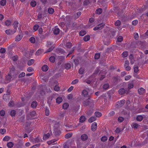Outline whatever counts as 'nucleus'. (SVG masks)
I'll return each instance as SVG.
<instances>
[{"instance_id": "1", "label": "nucleus", "mask_w": 148, "mask_h": 148, "mask_svg": "<svg viewBox=\"0 0 148 148\" xmlns=\"http://www.w3.org/2000/svg\"><path fill=\"white\" fill-rule=\"evenodd\" d=\"M15 69L13 67L10 69L8 74L5 76V79L7 82H9L17 77V74L15 72Z\"/></svg>"}, {"instance_id": "2", "label": "nucleus", "mask_w": 148, "mask_h": 148, "mask_svg": "<svg viewBox=\"0 0 148 148\" xmlns=\"http://www.w3.org/2000/svg\"><path fill=\"white\" fill-rule=\"evenodd\" d=\"M94 101L91 100L90 98L84 101L82 103L83 105L85 107H86L88 106L90 107H92L94 106Z\"/></svg>"}, {"instance_id": "3", "label": "nucleus", "mask_w": 148, "mask_h": 148, "mask_svg": "<svg viewBox=\"0 0 148 148\" xmlns=\"http://www.w3.org/2000/svg\"><path fill=\"white\" fill-rule=\"evenodd\" d=\"M125 100H122L120 101H118L116 103V106L117 107H120L125 103Z\"/></svg>"}, {"instance_id": "4", "label": "nucleus", "mask_w": 148, "mask_h": 148, "mask_svg": "<svg viewBox=\"0 0 148 148\" xmlns=\"http://www.w3.org/2000/svg\"><path fill=\"white\" fill-rule=\"evenodd\" d=\"M16 32L15 29H14L13 30L9 29L6 30L5 31V32L7 34L9 35L13 34Z\"/></svg>"}, {"instance_id": "5", "label": "nucleus", "mask_w": 148, "mask_h": 148, "mask_svg": "<svg viewBox=\"0 0 148 148\" xmlns=\"http://www.w3.org/2000/svg\"><path fill=\"white\" fill-rule=\"evenodd\" d=\"M91 127V130L93 131H95L96 130L97 127V123L94 122L92 123V124Z\"/></svg>"}, {"instance_id": "6", "label": "nucleus", "mask_w": 148, "mask_h": 148, "mask_svg": "<svg viewBox=\"0 0 148 148\" xmlns=\"http://www.w3.org/2000/svg\"><path fill=\"white\" fill-rule=\"evenodd\" d=\"M88 138V136L87 135L85 134H82L81 136V139L82 140L85 141Z\"/></svg>"}, {"instance_id": "7", "label": "nucleus", "mask_w": 148, "mask_h": 148, "mask_svg": "<svg viewBox=\"0 0 148 148\" xmlns=\"http://www.w3.org/2000/svg\"><path fill=\"white\" fill-rule=\"evenodd\" d=\"M145 90L143 88H141L138 90V92L140 95L143 94L145 92Z\"/></svg>"}, {"instance_id": "8", "label": "nucleus", "mask_w": 148, "mask_h": 148, "mask_svg": "<svg viewBox=\"0 0 148 148\" xmlns=\"http://www.w3.org/2000/svg\"><path fill=\"white\" fill-rule=\"evenodd\" d=\"M126 92L124 88H121L119 90V93L121 95L124 94Z\"/></svg>"}, {"instance_id": "9", "label": "nucleus", "mask_w": 148, "mask_h": 148, "mask_svg": "<svg viewBox=\"0 0 148 148\" xmlns=\"http://www.w3.org/2000/svg\"><path fill=\"white\" fill-rule=\"evenodd\" d=\"M37 106V103L36 101L32 102L31 104V107L33 108H35Z\"/></svg>"}, {"instance_id": "10", "label": "nucleus", "mask_w": 148, "mask_h": 148, "mask_svg": "<svg viewBox=\"0 0 148 148\" xmlns=\"http://www.w3.org/2000/svg\"><path fill=\"white\" fill-rule=\"evenodd\" d=\"M63 99L62 97H58L56 99V102L60 104L62 101Z\"/></svg>"}, {"instance_id": "11", "label": "nucleus", "mask_w": 148, "mask_h": 148, "mask_svg": "<svg viewBox=\"0 0 148 148\" xmlns=\"http://www.w3.org/2000/svg\"><path fill=\"white\" fill-rule=\"evenodd\" d=\"M96 119V118L94 116H92L90 117L88 120V122L92 123Z\"/></svg>"}, {"instance_id": "12", "label": "nucleus", "mask_w": 148, "mask_h": 148, "mask_svg": "<svg viewBox=\"0 0 148 148\" xmlns=\"http://www.w3.org/2000/svg\"><path fill=\"white\" fill-rule=\"evenodd\" d=\"M48 67L47 65H45L42 67V70L43 71H46L48 69Z\"/></svg>"}, {"instance_id": "13", "label": "nucleus", "mask_w": 148, "mask_h": 148, "mask_svg": "<svg viewBox=\"0 0 148 148\" xmlns=\"http://www.w3.org/2000/svg\"><path fill=\"white\" fill-rule=\"evenodd\" d=\"M64 45L68 48H71L72 46V43L70 42H67L66 44H64Z\"/></svg>"}, {"instance_id": "14", "label": "nucleus", "mask_w": 148, "mask_h": 148, "mask_svg": "<svg viewBox=\"0 0 148 148\" xmlns=\"http://www.w3.org/2000/svg\"><path fill=\"white\" fill-rule=\"evenodd\" d=\"M90 39V36L89 35L85 36L83 38V40L85 42H87Z\"/></svg>"}, {"instance_id": "15", "label": "nucleus", "mask_w": 148, "mask_h": 148, "mask_svg": "<svg viewBox=\"0 0 148 148\" xmlns=\"http://www.w3.org/2000/svg\"><path fill=\"white\" fill-rule=\"evenodd\" d=\"M13 145L14 144L12 142H10L9 143H8L7 145V146L9 148H11L13 147Z\"/></svg>"}, {"instance_id": "16", "label": "nucleus", "mask_w": 148, "mask_h": 148, "mask_svg": "<svg viewBox=\"0 0 148 148\" xmlns=\"http://www.w3.org/2000/svg\"><path fill=\"white\" fill-rule=\"evenodd\" d=\"M69 106V104L68 103H65L63 104L62 106L63 108L65 109L66 110L67 109L68 107Z\"/></svg>"}, {"instance_id": "17", "label": "nucleus", "mask_w": 148, "mask_h": 148, "mask_svg": "<svg viewBox=\"0 0 148 148\" xmlns=\"http://www.w3.org/2000/svg\"><path fill=\"white\" fill-rule=\"evenodd\" d=\"M22 36L20 35H17L15 38V41H20L22 39Z\"/></svg>"}, {"instance_id": "18", "label": "nucleus", "mask_w": 148, "mask_h": 148, "mask_svg": "<svg viewBox=\"0 0 148 148\" xmlns=\"http://www.w3.org/2000/svg\"><path fill=\"white\" fill-rule=\"evenodd\" d=\"M82 95L84 96H86L88 94V92L87 90L84 89L83 90L82 92Z\"/></svg>"}, {"instance_id": "19", "label": "nucleus", "mask_w": 148, "mask_h": 148, "mask_svg": "<svg viewBox=\"0 0 148 148\" xmlns=\"http://www.w3.org/2000/svg\"><path fill=\"white\" fill-rule=\"evenodd\" d=\"M102 11V10L101 8H99L97 9L95 11V13L100 14H101Z\"/></svg>"}, {"instance_id": "20", "label": "nucleus", "mask_w": 148, "mask_h": 148, "mask_svg": "<svg viewBox=\"0 0 148 148\" xmlns=\"http://www.w3.org/2000/svg\"><path fill=\"white\" fill-rule=\"evenodd\" d=\"M60 32V29L58 28H56L53 31V33L54 34H58Z\"/></svg>"}, {"instance_id": "21", "label": "nucleus", "mask_w": 148, "mask_h": 148, "mask_svg": "<svg viewBox=\"0 0 148 148\" xmlns=\"http://www.w3.org/2000/svg\"><path fill=\"white\" fill-rule=\"evenodd\" d=\"M143 117L142 115H138L136 118V120L137 121H142L143 119Z\"/></svg>"}, {"instance_id": "22", "label": "nucleus", "mask_w": 148, "mask_h": 148, "mask_svg": "<svg viewBox=\"0 0 148 148\" xmlns=\"http://www.w3.org/2000/svg\"><path fill=\"white\" fill-rule=\"evenodd\" d=\"M65 68L66 69H69L71 67V65L69 63H66L65 64Z\"/></svg>"}, {"instance_id": "23", "label": "nucleus", "mask_w": 148, "mask_h": 148, "mask_svg": "<svg viewBox=\"0 0 148 148\" xmlns=\"http://www.w3.org/2000/svg\"><path fill=\"white\" fill-rule=\"evenodd\" d=\"M86 120L85 117L83 116H81L79 119V122L81 123H83Z\"/></svg>"}, {"instance_id": "24", "label": "nucleus", "mask_w": 148, "mask_h": 148, "mask_svg": "<svg viewBox=\"0 0 148 148\" xmlns=\"http://www.w3.org/2000/svg\"><path fill=\"white\" fill-rule=\"evenodd\" d=\"M18 22L17 21H15L13 23V25H14V29H15L16 30V28L17 27H18Z\"/></svg>"}, {"instance_id": "25", "label": "nucleus", "mask_w": 148, "mask_h": 148, "mask_svg": "<svg viewBox=\"0 0 148 148\" xmlns=\"http://www.w3.org/2000/svg\"><path fill=\"white\" fill-rule=\"evenodd\" d=\"M85 70V69L84 67H81L79 70L78 72L79 74H83Z\"/></svg>"}, {"instance_id": "26", "label": "nucleus", "mask_w": 148, "mask_h": 148, "mask_svg": "<svg viewBox=\"0 0 148 148\" xmlns=\"http://www.w3.org/2000/svg\"><path fill=\"white\" fill-rule=\"evenodd\" d=\"M10 115L12 116H14L16 114V111L14 110H12L10 112Z\"/></svg>"}, {"instance_id": "27", "label": "nucleus", "mask_w": 148, "mask_h": 148, "mask_svg": "<svg viewBox=\"0 0 148 148\" xmlns=\"http://www.w3.org/2000/svg\"><path fill=\"white\" fill-rule=\"evenodd\" d=\"M72 136V134L71 133H67L65 136V138H69Z\"/></svg>"}, {"instance_id": "28", "label": "nucleus", "mask_w": 148, "mask_h": 148, "mask_svg": "<svg viewBox=\"0 0 148 148\" xmlns=\"http://www.w3.org/2000/svg\"><path fill=\"white\" fill-rule=\"evenodd\" d=\"M36 5V2L34 0L32 1L30 3V5L32 7H34Z\"/></svg>"}, {"instance_id": "29", "label": "nucleus", "mask_w": 148, "mask_h": 148, "mask_svg": "<svg viewBox=\"0 0 148 148\" xmlns=\"http://www.w3.org/2000/svg\"><path fill=\"white\" fill-rule=\"evenodd\" d=\"M86 34V32L85 30H82L79 33V35L81 36H83Z\"/></svg>"}, {"instance_id": "30", "label": "nucleus", "mask_w": 148, "mask_h": 148, "mask_svg": "<svg viewBox=\"0 0 148 148\" xmlns=\"http://www.w3.org/2000/svg\"><path fill=\"white\" fill-rule=\"evenodd\" d=\"M34 62V59H31L27 62V64L29 66L33 64Z\"/></svg>"}, {"instance_id": "31", "label": "nucleus", "mask_w": 148, "mask_h": 148, "mask_svg": "<svg viewBox=\"0 0 148 148\" xmlns=\"http://www.w3.org/2000/svg\"><path fill=\"white\" fill-rule=\"evenodd\" d=\"M8 106L10 107H13L14 106V102L13 101H10L8 103Z\"/></svg>"}, {"instance_id": "32", "label": "nucleus", "mask_w": 148, "mask_h": 148, "mask_svg": "<svg viewBox=\"0 0 148 148\" xmlns=\"http://www.w3.org/2000/svg\"><path fill=\"white\" fill-rule=\"evenodd\" d=\"M48 12L49 13L52 14L54 12V10L51 8H49L48 9Z\"/></svg>"}, {"instance_id": "33", "label": "nucleus", "mask_w": 148, "mask_h": 148, "mask_svg": "<svg viewBox=\"0 0 148 148\" xmlns=\"http://www.w3.org/2000/svg\"><path fill=\"white\" fill-rule=\"evenodd\" d=\"M55 60V58L54 56H51L49 58V61L52 63H53Z\"/></svg>"}, {"instance_id": "34", "label": "nucleus", "mask_w": 148, "mask_h": 148, "mask_svg": "<svg viewBox=\"0 0 148 148\" xmlns=\"http://www.w3.org/2000/svg\"><path fill=\"white\" fill-rule=\"evenodd\" d=\"M6 3V0H2L0 1V4L3 6L5 5Z\"/></svg>"}, {"instance_id": "35", "label": "nucleus", "mask_w": 148, "mask_h": 148, "mask_svg": "<svg viewBox=\"0 0 148 148\" xmlns=\"http://www.w3.org/2000/svg\"><path fill=\"white\" fill-rule=\"evenodd\" d=\"M105 25V24L102 23L99 24L97 26L98 27H99V29H101Z\"/></svg>"}, {"instance_id": "36", "label": "nucleus", "mask_w": 148, "mask_h": 148, "mask_svg": "<svg viewBox=\"0 0 148 148\" xmlns=\"http://www.w3.org/2000/svg\"><path fill=\"white\" fill-rule=\"evenodd\" d=\"M10 139V137L8 136H5L3 139V140L4 141H8Z\"/></svg>"}, {"instance_id": "37", "label": "nucleus", "mask_w": 148, "mask_h": 148, "mask_svg": "<svg viewBox=\"0 0 148 148\" xmlns=\"http://www.w3.org/2000/svg\"><path fill=\"white\" fill-rule=\"evenodd\" d=\"M134 87V85L133 83H129L128 85V88L129 89L132 88Z\"/></svg>"}, {"instance_id": "38", "label": "nucleus", "mask_w": 148, "mask_h": 148, "mask_svg": "<svg viewBox=\"0 0 148 148\" xmlns=\"http://www.w3.org/2000/svg\"><path fill=\"white\" fill-rule=\"evenodd\" d=\"M45 111L46 115V116L49 115V111L47 107H46Z\"/></svg>"}, {"instance_id": "39", "label": "nucleus", "mask_w": 148, "mask_h": 148, "mask_svg": "<svg viewBox=\"0 0 148 148\" xmlns=\"http://www.w3.org/2000/svg\"><path fill=\"white\" fill-rule=\"evenodd\" d=\"M100 56V54L99 53H96L94 56V58L95 59H98Z\"/></svg>"}, {"instance_id": "40", "label": "nucleus", "mask_w": 148, "mask_h": 148, "mask_svg": "<svg viewBox=\"0 0 148 148\" xmlns=\"http://www.w3.org/2000/svg\"><path fill=\"white\" fill-rule=\"evenodd\" d=\"M95 116L97 117H99L101 116V114L99 112H96L95 113Z\"/></svg>"}, {"instance_id": "41", "label": "nucleus", "mask_w": 148, "mask_h": 148, "mask_svg": "<svg viewBox=\"0 0 148 148\" xmlns=\"http://www.w3.org/2000/svg\"><path fill=\"white\" fill-rule=\"evenodd\" d=\"M40 140L38 137L34 139L33 142L35 143H37L40 142Z\"/></svg>"}, {"instance_id": "42", "label": "nucleus", "mask_w": 148, "mask_h": 148, "mask_svg": "<svg viewBox=\"0 0 148 148\" xmlns=\"http://www.w3.org/2000/svg\"><path fill=\"white\" fill-rule=\"evenodd\" d=\"M108 138L107 136H103L101 138V140L102 142H105L107 140Z\"/></svg>"}, {"instance_id": "43", "label": "nucleus", "mask_w": 148, "mask_h": 148, "mask_svg": "<svg viewBox=\"0 0 148 148\" xmlns=\"http://www.w3.org/2000/svg\"><path fill=\"white\" fill-rule=\"evenodd\" d=\"M109 86L108 84H106L103 86V88L105 90L107 89L109 87Z\"/></svg>"}, {"instance_id": "44", "label": "nucleus", "mask_w": 148, "mask_h": 148, "mask_svg": "<svg viewBox=\"0 0 148 148\" xmlns=\"http://www.w3.org/2000/svg\"><path fill=\"white\" fill-rule=\"evenodd\" d=\"M122 55L123 57H125L128 56V53L127 51H124L123 52Z\"/></svg>"}, {"instance_id": "45", "label": "nucleus", "mask_w": 148, "mask_h": 148, "mask_svg": "<svg viewBox=\"0 0 148 148\" xmlns=\"http://www.w3.org/2000/svg\"><path fill=\"white\" fill-rule=\"evenodd\" d=\"M6 132V130L5 129H0V132L2 134H4Z\"/></svg>"}, {"instance_id": "46", "label": "nucleus", "mask_w": 148, "mask_h": 148, "mask_svg": "<svg viewBox=\"0 0 148 148\" xmlns=\"http://www.w3.org/2000/svg\"><path fill=\"white\" fill-rule=\"evenodd\" d=\"M121 24V21L119 20H118L116 21L115 23V25L116 26H119Z\"/></svg>"}, {"instance_id": "47", "label": "nucleus", "mask_w": 148, "mask_h": 148, "mask_svg": "<svg viewBox=\"0 0 148 148\" xmlns=\"http://www.w3.org/2000/svg\"><path fill=\"white\" fill-rule=\"evenodd\" d=\"M79 82V80L77 79H76L73 80L71 83L72 84H75L78 83Z\"/></svg>"}, {"instance_id": "48", "label": "nucleus", "mask_w": 148, "mask_h": 148, "mask_svg": "<svg viewBox=\"0 0 148 148\" xmlns=\"http://www.w3.org/2000/svg\"><path fill=\"white\" fill-rule=\"evenodd\" d=\"M140 125L136 123H133L132 124L133 127L134 128H137Z\"/></svg>"}, {"instance_id": "49", "label": "nucleus", "mask_w": 148, "mask_h": 148, "mask_svg": "<svg viewBox=\"0 0 148 148\" xmlns=\"http://www.w3.org/2000/svg\"><path fill=\"white\" fill-rule=\"evenodd\" d=\"M11 23V22L9 20H7L5 22V24L6 26H9Z\"/></svg>"}, {"instance_id": "50", "label": "nucleus", "mask_w": 148, "mask_h": 148, "mask_svg": "<svg viewBox=\"0 0 148 148\" xmlns=\"http://www.w3.org/2000/svg\"><path fill=\"white\" fill-rule=\"evenodd\" d=\"M29 40L32 43H34L35 42V38L33 37H31L29 39Z\"/></svg>"}, {"instance_id": "51", "label": "nucleus", "mask_w": 148, "mask_h": 148, "mask_svg": "<svg viewBox=\"0 0 148 148\" xmlns=\"http://www.w3.org/2000/svg\"><path fill=\"white\" fill-rule=\"evenodd\" d=\"M124 119L122 117L120 116L118 118V121L119 122H121L124 121Z\"/></svg>"}, {"instance_id": "52", "label": "nucleus", "mask_w": 148, "mask_h": 148, "mask_svg": "<svg viewBox=\"0 0 148 148\" xmlns=\"http://www.w3.org/2000/svg\"><path fill=\"white\" fill-rule=\"evenodd\" d=\"M42 53V51L41 50L39 49L38 50L36 53V55H39Z\"/></svg>"}, {"instance_id": "53", "label": "nucleus", "mask_w": 148, "mask_h": 148, "mask_svg": "<svg viewBox=\"0 0 148 148\" xmlns=\"http://www.w3.org/2000/svg\"><path fill=\"white\" fill-rule=\"evenodd\" d=\"M74 63L76 65H77L79 63V60L77 59H75L74 60Z\"/></svg>"}, {"instance_id": "54", "label": "nucleus", "mask_w": 148, "mask_h": 148, "mask_svg": "<svg viewBox=\"0 0 148 148\" xmlns=\"http://www.w3.org/2000/svg\"><path fill=\"white\" fill-rule=\"evenodd\" d=\"M50 134L49 133H47V134H45L44 136L43 137V138L44 139H46L49 138V137Z\"/></svg>"}, {"instance_id": "55", "label": "nucleus", "mask_w": 148, "mask_h": 148, "mask_svg": "<svg viewBox=\"0 0 148 148\" xmlns=\"http://www.w3.org/2000/svg\"><path fill=\"white\" fill-rule=\"evenodd\" d=\"M9 94H4L3 96V99L5 101H7V99L6 98L8 97L7 96H9Z\"/></svg>"}, {"instance_id": "56", "label": "nucleus", "mask_w": 148, "mask_h": 148, "mask_svg": "<svg viewBox=\"0 0 148 148\" xmlns=\"http://www.w3.org/2000/svg\"><path fill=\"white\" fill-rule=\"evenodd\" d=\"M5 111L3 110H2L0 111V115L2 116H4L5 115Z\"/></svg>"}, {"instance_id": "57", "label": "nucleus", "mask_w": 148, "mask_h": 148, "mask_svg": "<svg viewBox=\"0 0 148 148\" xmlns=\"http://www.w3.org/2000/svg\"><path fill=\"white\" fill-rule=\"evenodd\" d=\"M138 66H136L134 68V71L135 73H137L138 71Z\"/></svg>"}, {"instance_id": "58", "label": "nucleus", "mask_w": 148, "mask_h": 148, "mask_svg": "<svg viewBox=\"0 0 148 148\" xmlns=\"http://www.w3.org/2000/svg\"><path fill=\"white\" fill-rule=\"evenodd\" d=\"M138 23V21L137 20H135L132 21V24L134 25H136Z\"/></svg>"}, {"instance_id": "59", "label": "nucleus", "mask_w": 148, "mask_h": 148, "mask_svg": "<svg viewBox=\"0 0 148 148\" xmlns=\"http://www.w3.org/2000/svg\"><path fill=\"white\" fill-rule=\"evenodd\" d=\"M123 38L122 36H119L117 38V41L119 42H121L123 40Z\"/></svg>"}, {"instance_id": "60", "label": "nucleus", "mask_w": 148, "mask_h": 148, "mask_svg": "<svg viewBox=\"0 0 148 148\" xmlns=\"http://www.w3.org/2000/svg\"><path fill=\"white\" fill-rule=\"evenodd\" d=\"M27 70L28 72H30L33 71H34V69L32 67H29L27 69Z\"/></svg>"}, {"instance_id": "61", "label": "nucleus", "mask_w": 148, "mask_h": 148, "mask_svg": "<svg viewBox=\"0 0 148 148\" xmlns=\"http://www.w3.org/2000/svg\"><path fill=\"white\" fill-rule=\"evenodd\" d=\"M25 75V73L24 72L21 73L18 76L19 78H21L24 77Z\"/></svg>"}, {"instance_id": "62", "label": "nucleus", "mask_w": 148, "mask_h": 148, "mask_svg": "<svg viewBox=\"0 0 148 148\" xmlns=\"http://www.w3.org/2000/svg\"><path fill=\"white\" fill-rule=\"evenodd\" d=\"M129 64V62L128 60H126L125 61V63L124 64V67H125L127 66H128V65Z\"/></svg>"}, {"instance_id": "63", "label": "nucleus", "mask_w": 148, "mask_h": 148, "mask_svg": "<svg viewBox=\"0 0 148 148\" xmlns=\"http://www.w3.org/2000/svg\"><path fill=\"white\" fill-rule=\"evenodd\" d=\"M54 90L55 91H58L60 90V88L58 86H56L54 87Z\"/></svg>"}, {"instance_id": "64", "label": "nucleus", "mask_w": 148, "mask_h": 148, "mask_svg": "<svg viewBox=\"0 0 148 148\" xmlns=\"http://www.w3.org/2000/svg\"><path fill=\"white\" fill-rule=\"evenodd\" d=\"M39 27V26L38 25H36L34 27V29L35 31L37 30Z\"/></svg>"}]
</instances>
